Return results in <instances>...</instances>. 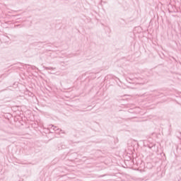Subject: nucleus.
Returning <instances> with one entry per match:
<instances>
[{"instance_id": "obj_7", "label": "nucleus", "mask_w": 181, "mask_h": 181, "mask_svg": "<svg viewBox=\"0 0 181 181\" xmlns=\"http://www.w3.org/2000/svg\"><path fill=\"white\" fill-rule=\"evenodd\" d=\"M37 45H42V46H45V42H38Z\"/></svg>"}, {"instance_id": "obj_2", "label": "nucleus", "mask_w": 181, "mask_h": 181, "mask_svg": "<svg viewBox=\"0 0 181 181\" xmlns=\"http://www.w3.org/2000/svg\"><path fill=\"white\" fill-rule=\"evenodd\" d=\"M129 80L130 81H134V80H135V77L132 76V75L131 74H129L127 75V77L126 78V80Z\"/></svg>"}, {"instance_id": "obj_1", "label": "nucleus", "mask_w": 181, "mask_h": 181, "mask_svg": "<svg viewBox=\"0 0 181 181\" xmlns=\"http://www.w3.org/2000/svg\"><path fill=\"white\" fill-rule=\"evenodd\" d=\"M149 149H151L153 152H158V146L155 144H150L147 145Z\"/></svg>"}, {"instance_id": "obj_4", "label": "nucleus", "mask_w": 181, "mask_h": 181, "mask_svg": "<svg viewBox=\"0 0 181 181\" xmlns=\"http://www.w3.org/2000/svg\"><path fill=\"white\" fill-rule=\"evenodd\" d=\"M43 69H45V70H56V68L55 67H52V66H42Z\"/></svg>"}, {"instance_id": "obj_8", "label": "nucleus", "mask_w": 181, "mask_h": 181, "mask_svg": "<svg viewBox=\"0 0 181 181\" xmlns=\"http://www.w3.org/2000/svg\"><path fill=\"white\" fill-rule=\"evenodd\" d=\"M49 74H54V73H52V72H49Z\"/></svg>"}, {"instance_id": "obj_3", "label": "nucleus", "mask_w": 181, "mask_h": 181, "mask_svg": "<svg viewBox=\"0 0 181 181\" xmlns=\"http://www.w3.org/2000/svg\"><path fill=\"white\" fill-rule=\"evenodd\" d=\"M49 128H50V129H53L54 131H62V129H59V127H54V125H53V124H50Z\"/></svg>"}, {"instance_id": "obj_10", "label": "nucleus", "mask_w": 181, "mask_h": 181, "mask_svg": "<svg viewBox=\"0 0 181 181\" xmlns=\"http://www.w3.org/2000/svg\"><path fill=\"white\" fill-rule=\"evenodd\" d=\"M59 149H61L60 147H58Z\"/></svg>"}, {"instance_id": "obj_5", "label": "nucleus", "mask_w": 181, "mask_h": 181, "mask_svg": "<svg viewBox=\"0 0 181 181\" xmlns=\"http://www.w3.org/2000/svg\"><path fill=\"white\" fill-rule=\"evenodd\" d=\"M29 66V67H30V69H32V70H39V69L38 68H37L36 66H32V65H27V64H25V66Z\"/></svg>"}, {"instance_id": "obj_6", "label": "nucleus", "mask_w": 181, "mask_h": 181, "mask_svg": "<svg viewBox=\"0 0 181 181\" xmlns=\"http://www.w3.org/2000/svg\"><path fill=\"white\" fill-rule=\"evenodd\" d=\"M21 66H22V64H21V63H17L15 64V67L16 69H21Z\"/></svg>"}, {"instance_id": "obj_9", "label": "nucleus", "mask_w": 181, "mask_h": 181, "mask_svg": "<svg viewBox=\"0 0 181 181\" xmlns=\"http://www.w3.org/2000/svg\"><path fill=\"white\" fill-rule=\"evenodd\" d=\"M127 81H129V78H127Z\"/></svg>"}]
</instances>
